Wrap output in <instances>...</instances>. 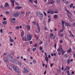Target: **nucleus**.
<instances>
[{
    "label": "nucleus",
    "mask_w": 75,
    "mask_h": 75,
    "mask_svg": "<svg viewBox=\"0 0 75 75\" xmlns=\"http://www.w3.org/2000/svg\"><path fill=\"white\" fill-rule=\"evenodd\" d=\"M12 16L13 17H15V18H17L20 16V12H18L16 13L15 12H13L12 14Z\"/></svg>",
    "instance_id": "f257e3e1"
},
{
    "label": "nucleus",
    "mask_w": 75,
    "mask_h": 75,
    "mask_svg": "<svg viewBox=\"0 0 75 75\" xmlns=\"http://www.w3.org/2000/svg\"><path fill=\"white\" fill-rule=\"evenodd\" d=\"M37 16L38 17H41V18H40V20H42V19L43 17V14L41 12H38L37 13Z\"/></svg>",
    "instance_id": "f03ea898"
},
{
    "label": "nucleus",
    "mask_w": 75,
    "mask_h": 75,
    "mask_svg": "<svg viewBox=\"0 0 75 75\" xmlns=\"http://www.w3.org/2000/svg\"><path fill=\"white\" fill-rule=\"evenodd\" d=\"M37 26L38 28V30H36V32L37 33H39L40 32V27H39V25H38V23H36Z\"/></svg>",
    "instance_id": "7ed1b4c3"
},
{
    "label": "nucleus",
    "mask_w": 75,
    "mask_h": 75,
    "mask_svg": "<svg viewBox=\"0 0 75 75\" xmlns=\"http://www.w3.org/2000/svg\"><path fill=\"white\" fill-rule=\"evenodd\" d=\"M15 69H14V67H13V68L14 71H15L16 72H18V71H19V69H18V67H16Z\"/></svg>",
    "instance_id": "20e7f679"
},
{
    "label": "nucleus",
    "mask_w": 75,
    "mask_h": 75,
    "mask_svg": "<svg viewBox=\"0 0 75 75\" xmlns=\"http://www.w3.org/2000/svg\"><path fill=\"white\" fill-rule=\"evenodd\" d=\"M27 38L28 40H29V41H30L31 40V39L32 38V36H31V35H27Z\"/></svg>",
    "instance_id": "39448f33"
},
{
    "label": "nucleus",
    "mask_w": 75,
    "mask_h": 75,
    "mask_svg": "<svg viewBox=\"0 0 75 75\" xmlns=\"http://www.w3.org/2000/svg\"><path fill=\"white\" fill-rule=\"evenodd\" d=\"M3 60H4V61H5V62H7L8 61V59H7V57H5L4 58Z\"/></svg>",
    "instance_id": "423d86ee"
},
{
    "label": "nucleus",
    "mask_w": 75,
    "mask_h": 75,
    "mask_svg": "<svg viewBox=\"0 0 75 75\" xmlns=\"http://www.w3.org/2000/svg\"><path fill=\"white\" fill-rule=\"evenodd\" d=\"M65 25L66 26H68V27H71V25L69 23H65Z\"/></svg>",
    "instance_id": "0eeeda50"
},
{
    "label": "nucleus",
    "mask_w": 75,
    "mask_h": 75,
    "mask_svg": "<svg viewBox=\"0 0 75 75\" xmlns=\"http://www.w3.org/2000/svg\"><path fill=\"white\" fill-rule=\"evenodd\" d=\"M22 8V7L18 6L15 7V9H17L18 10H19V9H20V8Z\"/></svg>",
    "instance_id": "6e6552de"
},
{
    "label": "nucleus",
    "mask_w": 75,
    "mask_h": 75,
    "mask_svg": "<svg viewBox=\"0 0 75 75\" xmlns=\"http://www.w3.org/2000/svg\"><path fill=\"white\" fill-rule=\"evenodd\" d=\"M61 52L62 53V55H64L65 53V52L64 51V50H63V49H62V48H61Z\"/></svg>",
    "instance_id": "1a4fd4ad"
},
{
    "label": "nucleus",
    "mask_w": 75,
    "mask_h": 75,
    "mask_svg": "<svg viewBox=\"0 0 75 75\" xmlns=\"http://www.w3.org/2000/svg\"><path fill=\"white\" fill-rule=\"evenodd\" d=\"M11 2L12 3V4L13 6H14V2H15V0H10Z\"/></svg>",
    "instance_id": "9d476101"
},
{
    "label": "nucleus",
    "mask_w": 75,
    "mask_h": 75,
    "mask_svg": "<svg viewBox=\"0 0 75 75\" xmlns=\"http://www.w3.org/2000/svg\"><path fill=\"white\" fill-rule=\"evenodd\" d=\"M54 2L53 0H50V4H54Z\"/></svg>",
    "instance_id": "9b49d317"
},
{
    "label": "nucleus",
    "mask_w": 75,
    "mask_h": 75,
    "mask_svg": "<svg viewBox=\"0 0 75 75\" xmlns=\"http://www.w3.org/2000/svg\"><path fill=\"white\" fill-rule=\"evenodd\" d=\"M24 71H25V72L26 73H28V72H29V70H28V69H24Z\"/></svg>",
    "instance_id": "f8f14e48"
},
{
    "label": "nucleus",
    "mask_w": 75,
    "mask_h": 75,
    "mask_svg": "<svg viewBox=\"0 0 75 75\" xmlns=\"http://www.w3.org/2000/svg\"><path fill=\"white\" fill-rule=\"evenodd\" d=\"M64 28L63 29V27H62V30H60L59 31V33H62L63 31L64 30Z\"/></svg>",
    "instance_id": "ddd939ff"
},
{
    "label": "nucleus",
    "mask_w": 75,
    "mask_h": 75,
    "mask_svg": "<svg viewBox=\"0 0 75 75\" xmlns=\"http://www.w3.org/2000/svg\"><path fill=\"white\" fill-rule=\"evenodd\" d=\"M63 35V34L62 33H59L58 34V36H59V37H62Z\"/></svg>",
    "instance_id": "4468645a"
},
{
    "label": "nucleus",
    "mask_w": 75,
    "mask_h": 75,
    "mask_svg": "<svg viewBox=\"0 0 75 75\" xmlns=\"http://www.w3.org/2000/svg\"><path fill=\"white\" fill-rule=\"evenodd\" d=\"M17 65H19V66H21V63L20 62H18L17 63Z\"/></svg>",
    "instance_id": "2eb2a0df"
},
{
    "label": "nucleus",
    "mask_w": 75,
    "mask_h": 75,
    "mask_svg": "<svg viewBox=\"0 0 75 75\" xmlns=\"http://www.w3.org/2000/svg\"><path fill=\"white\" fill-rule=\"evenodd\" d=\"M69 33L70 34V35H71V36H72V37H73V38H74L75 36H74V35H73V34H72V33H71V31H69Z\"/></svg>",
    "instance_id": "dca6fc26"
},
{
    "label": "nucleus",
    "mask_w": 75,
    "mask_h": 75,
    "mask_svg": "<svg viewBox=\"0 0 75 75\" xmlns=\"http://www.w3.org/2000/svg\"><path fill=\"white\" fill-rule=\"evenodd\" d=\"M62 27H63V29H64V27H65V26H64V21H62Z\"/></svg>",
    "instance_id": "f3484780"
},
{
    "label": "nucleus",
    "mask_w": 75,
    "mask_h": 75,
    "mask_svg": "<svg viewBox=\"0 0 75 75\" xmlns=\"http://www.w3.org/2000/svg\"><path fill=\"white\" fill-rule=\"evenodd\" d=\"M9 41H10V42H14V40H13L12 39H11V38H10Z\"/></svg>",
    "instance_id": "a211bd4d"
},
{
    "label": "nucleus",
    "mask_w": 75,
    "mask_h": 75,
    "mask_svg": "<svg viewBox=\"0 0 75 75\" xmlns=\"http://www.w3.org/2000/svg\"><path fill=\"white\" fill-rule=\"evenodd\" d=\"M54 11H53V10L50 11V14H54Z\"/></svg>",
    "instance_id": "6ab92c4d"
},
{
    "label": "nucleus",
    "mask_w": 75,
    "mask_h": 75,
    "mask_svg": "<svg viewBox=\"0 0 75 75\" xmlns=\"http://www.w3.org/2000/svg\"><path fill=\"white\" fill-rule=\"evenodd\" d=\"M27 29L28 30H30V26L29 25H28L27 26Z\"/></svg>",
    "instance_id": "aec40b11"
},
{
    "label": "nucleus",
    "mask_w": 75,
    "mask_h": 75,
    "mask_svg": "<svg viewBox=\"0 0 75 75\" xmlns=\"http://www.w3.org/2000/svg\"><path fill=\"white\" fill-rule=\"evenodd\" d=\"M5 7H8V3H6L5 4Z\"/></svg>",
    "instance_id": "412c9836"
},
{
    "label": "nucleus",
    "mask_w": 75,
    "mask_h": 75,
    "mask_svg": "<svg viewBox=\"0 0 75 75\" xmlns=\"http://www.w3.org/2000/svg\"><path fill=\"white\" fill-rule=\"evenodd\" d=\"M34 36L36 38L37 40H38L39 38V37L38 36L37 37L36 35H35Z\"/></svg>",
    "instance_id": "4be33fe9"
},
{
    "label": "nucleus",
    "mask_w": 75,
    "mask_h": 75,
    "mask_svg": "<svg viewBox=\"0 0 75 75\" xmlns=\"http://www.w3.org/2000/svg\"><path fill=\"white\" fill-rule=\"evenodd\" d=\"M2 24L5 25L7 24V22L6 21H4L2 22Z\"/></svg>",
    "instance_id": "5701e85b"
},
{
    "label": "nucleus",
    "mask_w": 75,
    "mask_h": 75,
    "mask_svg": "<svg viewBox=\"0 0 75 75\" xmlns=\"http://www.w3.org/2000/svg\"><path fill=\"white\" fill-rule=\"evenodd\" d=\"M45 59L46 61H48L49 60V59H48V57H45Z\"/></svg>",
    "instance_id": "b1692460"
},
{
    "label": "nucleus",
    "mask_w": 75,
    "mask_h": 75,
    "mask_svg": "<svg viewBox=\"0 0 75 75\" xmlns=\"http://www.w3.org/2000/svg\"><path fill=\"white\" fill-rule=\"evenodd\" d=\"M9 59L10 61H13V58L12 57L11 58H9Z\"/></svg>",
    "instance_id": "393cba45"
},
{
    "label": "nucleus",
    "mask_w": 75,
    "mask_h": 75,
    "mask_svg": "<svg viewBox=\"0 0 75 75\" xmlns=\"http://www.w3.org/2000/svg\"><path fill=\"white\" fill-rule=\"evenodd\" d=\"M68 64H70V60L69 59H68L67 60Z\"/></svg>",
    "instance_id": "a878e982"
},
{
    "label": "nucleus",
    "mask_w": 75,
    "mask_h": 75,
    "mask_svg": "<svg viewBox=\"0 0 75 75\" xmlns=\"http://www.w3.org/2000/svg\"><path fill=\"white\" fill-rule=\"evenodd\" d=\"M67 52L68 53L71 52V50L69 49L67 50Z\"/></svg>",
    "instance_id": "bb28decb"
},
{
    "label": "nucleus",
    "mask_w": 75,
    "mask_h": 75,
    "mask_svg": "<svg viewBox=\"0 0 75 75\" xmlns=\"http://www.w3.org/2000/svg\"><path fill=\"white\" fill-rule=\"evenodd\" d=\"M5 13H6V14H10V12L8 11H6Z\"/></svg>",
    "instance_id": "cd10ccee"
},
{
    "label": "nucleus",
    "mask_w": 75,
    "mask_h": 75,
    "mask_svg": "<svg viewBox=\"0 0 75 75\" xmlns=\"http://www.w3.org/2000/svg\"><path fill=\"white\" fill-rule=\"evenodd\" d=\"M13 61L14 62H15V63H16V64H17V63H18V61H17L16 60L14 59L13 60Z\"/></svg>",
    "instance_id": "c85d7f7f"
},
{
    "label": "nucleus",
    "mask_w": 75,
    "mask_h": 75,
    "mask_svg": "<svg viewBox=\"0 0 75 75\" xmlns=\"http://www.w3.org/2000/svg\"><path fill=\"white\" fill-rule=\"evenodd\" d=\"M24 32L23 31H22V33L21 34V37H22V36H23V35H24Z\"/></svg>",
    "instance_id": "c756f323"
},
{
    "label": "nucleus",
    "mask_w": 75,
    "mask_h": 75,
    "mask_svg": "<svg viewBox=\"0 0 75 75\" xmlns=\"http://www.w3.org/2000/svg\"><path fill=\"white\" fill-rule=\"evenodd\" d=\"M8 57L9 58H11L12 57L11 56V55H10V54H8Z\"/></svg>",
    "instance_id": "7c9ffc66"
},
{
    "label": "nucleus",
    "mask_w": 75,
    "mask_h": 75,
    "mask_svg": "<svg viewBox=\"0 0 75 75\" xmlns=\"http://www.w3.org/2000/svg\"><path fill=\"white\" fill-rule=\"evenodd\" d=\"M10 21L11 22H13V18H10L9 19Z\"/></svg>",
    "instance_id": "2f4dec72"
},
{
    "label": "nucleus",
    "mask_w": 75,
    "mask_h": 75,
    "mask_svg": "<svg viewBox=\"0 0 75 75\" xmlns=\"http://www.w3.org/2000/svg\"><path fill=\"white\" fill-rule=\"evenodd\" d=\"M56 1L57 3L59 4L60 3V0H56Z\"/></svg>",
    "instance_id": "473e14b6"
},
{
    "label": "nucleus",
    "mask_w": 75,
    "mask_h": 75,
    "mask_svg": "<svg viewBox=\"0 0 75 75\" xmlns=\"http://www.w3.org/2000/svg\"><path fill=\"white\" fill-rule=\"evenodd\" d=\"M57 17V15H55L54 16V18L56 19Z\"/></svg>",
    "instance_id": "72a5a7b5"
},
{
    "label": "nucleus",
    "mask_w": 75,
    "mask_h": 75,
    "mask_svg": "<svg viewBox=\"0 0 75 75\" xmlns=\"http://www.w3.org/2000/svg\"><path fill=\"white\" fill-rule=\"evenodd\" d=\"M67 12L68 14H69L70 15H71V13H70L69 11H67Z\"/></svg>",
    "instance_id": "f704fd0d"
},
{
    "label": "nucleus",
    "mask_w": 75,
    "mask_h": 75,
    "mask_svg": "<svg viewBox=\"0 0 75 75\" xmlns=\"http://www.w3.org/2000/svg\"><path fill=\"white\" fill-rule=\"evenodd\" d=\"M50 38H51V37H52L54 35V34H53V33H50Z\"/></svg>",
    "instance_id": "c9c22d12"
},
{
    "label": "nucleus",
    "mask_w": 75,
    "mask_h": 75,
    "mask_svg": "<svg viewBox=\"0 0 75 75\" xmlns=\"http://www.w3.org/2000/svg\"><path fill=\"white\" fill-rule=\"evenodd\" d=\"M54 46L55 48H57V44L55 43L54 45Z\"/></svg>",
    "instance_id": "e433bc0d"
},
{
    "label": "nucleus",
    "mask_w": 75,
    "mask_h": 75,
    "mask_svg": "<svg viewBox=\"0 0 75 75\" xmlns=\"http://www.w3.org/2000/svg\"><path fill=\"white\" fill-rule=\"evenodd\" d=\"M63 57L64 58H67V57H68V56H67V54H65L64 55Z\"/></svg>",
    "instance_id": "4c0bfd02"
},
{
    "label": "nucleus",
    "mask_w": 75,
    "mask_h": 75,
    "mask_svg": "<svg viewBox=\"0 0 75 75\" xmlns=\"http://www.w3.org/2000/svg\"><path fill=\"white\" fill-rule=\"evenodd\" d=\"M73 6H74V4H71L70 5V7H72Z\"/></svg>",
    "instance_id": "58836bf2"
},
{
    "label": "nucleus",
    "mask_w": 75,
    "mask_h": 75,
    "mask_svg": "<svg viewBox=\"0 0 75 75\" xmlns=\"http://www.w3.org/2000/svg\"><path fill=\"white\" fill-rule=\"evenodd\" d=\"M51 21V18H49L48 20V23H50V21Z\"/></svg>",
    "instance_id": "ea45409f"
},
{
    "label": "nucleus",
    "mask_w": 75,
    "mask_h": 75,
    "mask_svg": "<svg viewBox=\"0 0 75 75\" xmlns=\"http://www.w3.org/2000/svg\"><path fill=\"white\" fill-rule=\"evenodd\" d=\"M36 50V48H34L33 49V51H35V50Z\"/></svg>",
    "instance_id": "a19ab883"
},
{
    "label": "nucleus",
    "mask_w": 75,
    "mask_h": 75,
    "mask_svg": "<svg viewBox=\"0 0 75 75\" xmlns=\"http://www.w3.org/2000/svg\"><path fill=\"white\" fill-rule=\"evenodd\" d=\"M33 64H35V63H36V61H35V59H34L33 60Z\"/></svg>",
    "instance_id": "79ce46f5"
},
{
    "label": "nucleus",
    "mask_w": 75,
    "mask_h": 75,
    "mask_svg": "<svg viewBox=\"0 0 75 75\" xmlns=\"http://www.w3.org/2000/svg\"><path fill=\"white\" fill-rule=\"evenodd\" d=\"M54 65V63L51 64H50L51 67H52V66H53V65Z\"/></svg>",
    "instance_id": "37998d69"
},
{
    "label": "nucleus",
    "mask_w": 75,
    "mask_h": 75,
    "mask_svg": "<svg viewBox=\"0 0 75 75\" xmlns=\"http://www.w3.org/2000/svg\"><path fill=\"white\" fill-rule=\"evenodd\" d=\"M66 68L67 69H68V70H69V69L70 68L69 67H68V66H67L66 67Z\"/></svg>",
    "instance_id": "c03bdc74"
},
{
    "label": "nucleus",
    "mask_w": 75,
    "mask_h": 75,
    "mask_svg": "<svg viewBox=\"0 0 75 75\" xmlns=\"http://www.w3.org/2000/svg\"><path fill=\"white\" fill-rule=\"evenodd\" d=\"M34 47H37V45L36 44H35L33 46Z\"/></svg>",
    "instance_id": "a18cd8bd"
},
{
    "label": "nucleus",
    "mask_w": 75,
    "mask_h": 75,
    "mask_svg": "<svg viewBox=\"0 0 75 75\" xmlns=\"http://www.w3.org/2000/svg\"><path fill=\"white\" fill-rule=\"evenodd\" d=\"M39 44H42V42L41 41H40L39 42Z\"/></svg>",
    "instance_id": "49530a36"
},
{
    "label": "nucleus",
    "mask_w": 75,
    "mask_h": 75,
    "mask_svg": "<svg viewBox=\"0 0 75 75\" xmlns=\"http://www.w3.org/2000/svg\"><path fill=\"white\" fill-rule=\"evenodd\" d=\"M19 28V26H17L16 28V30H18Z\"/></svg>",
    "instance_id": "de8ad7c7"
},
{
    "label": "nucleus",
    "mask_w": 75,
    "mask_h": 75,
    "mask_svg": "<svg viewBox=\"0 0 75 75\" xmlns=\"http://www.w3.org/2000/svg\"><path fill=\"white\" fill-rule=\"evenodd\" d=\"M54 13L57 14V13H58V11H57V10L55 11H54Z\"/></svg>",
    "instance_id": "09e8293b"
},
{
    "label": "nucleus",
    "mask_w": 75,
    "mask_h": 75,
    "mask_svg": "<svg viewBox=\"0 0 75 75\" xmlns=\"http://www.w3.org/2000/svg\"><path fill=\"white\" fill-rule=\"evenodd\" d=\"M29 1H30V3H32L33 2V0H29Z\"/></svg>",
    "instance_id": "8fccbe9b"
},
{
    "label": "nucleus",
    "mask_w": 75,
    "mask_h": 75,
    "mask_svg": "<svg viewBox=\"0 0 75 75\" xmlns=\"http://www.w3.org/2000/svg\"><path fill=\"white\" fill-rule=\"evenodd\" d=\"M34 3H35V4H37V0H36V1H35Z\"/></svg>",
    "instance_id": "3c124183"
},
{
    "label": "nucleus",
    "mask_w": 75,
    "mask_h": 75,
    "mask_svg": "<svg viewBox=\"0 0 75 75\" xmlns=\"http://www.w3.org/2000/svg\"><path fill=\"white\" fill-rule=\"evenodd\" d=\"M43 13H44V15H45V16H47V14L45 12H44Z\"/></svg>",
    "instance_id": "603ef678"
},
{
    "label": "nucleus",
    "mask_w": 75,
    "mask_h": 75,
    "mask_svg": "<svg viewBox=\"0 0 75 75\" xmlns=\"http://www.w3.org/2000/svg\"><path fill=\"white\" fill-rule=\"evenodd\" d=\"M15 4L16 5H17V6H19V4H18V3L17 2H16Z\"/></svg>",
    "instance_id": "864d4df0"
},
{
    "label": "nucleus",
    "mask_w": 75,
    "mask_h": 75,
    "mask_svg": "<svg viewBox=\"0 0 75 75\" xmlns=\"http://www.w3.org/2000/svg\"><path fill=\"white\" fill-rule=\"evenodd\" d=\"M42 49V47H40L39 50H41Z\"/></svg>",
    "instance_id": "5fc2aeb1"
},
{
    "label": "nucleus",
    "mask_w": 75,
    "mask_h": 75,
    "mask_svg": "<svg viewBox=\"0 0 75 75\" xmlns=\"http://www.w3.org/2000/svg\"><path fill=\"white\" fill-rule=\"evenodd\" d=\"M45 57H47V53L46 52H45Z\"/></svg>",
    "instance_id": "6e6d98bb"
},
{
    "label": "nucleus",
    "mask_w": 75,
    "mask_h": 75,
    "mask_svg": "<svg viewBox=\"0 0 75 75\" xmlns=\"http://www.w3.org/2000/svg\"><path fill=\"white\" fill-rule=\"evenodd\" d=\"M11 54H12L13 55H14V52L13 51L12 52Z\"/></svg>",
    "instance_id": "4d7b16f0"
},
{
    "label": "nucleus",
    "mask_w": 75,
    "mask_h": 75,
    "mask_svg": "<svg viewBox=\"0 0 75 75\" xmlns=\"http://www.w3.org/2000/svg\"><path fill=\"white\" fill-rule=\"evenodd\" d=\"M2 30H3V29H1L0 30V31L1 33H3Z\"/></svg>",
    "instance_id": "13d9d810"
},
{
    "label": "nucleus",
    "mask_w": 75,
    "mask_h": 75,
    "mask_svg": "<svg viewBox=\"0 0 75 75\" xmlns=\"http://www.w3.org/2000/svg\"><path fill=\"white\" fill-rule=\"evenodd\" d=\"M30 48L28 49V50H27V52H30Z\"/></svg>",
    "instance_id": "bf43d9fd"
},
{
    "label": "nucleus",
    "mask_w": 75,
    "mask_h": 75,
    "mask_svg": "<svg viewBox=\"0 0 75 75\" xmlns=\"http://www.w3.org/2000/svg\"><path fill=\"white\" fill-rule=\"evenodd\" d=\"M60 43H62V42H63L62 41V40H60Z\"/></svg>",
    "instance_id": "052dcab7"
},
{
    "label": "nucleus",
    "mask_w": 75,
    "mask_h": 75,
    "mask_svg": "<svg viewBox=\"0 0 75 75\" xmlns=\"http://www.w3.org/2000/svg\"><path fill=\"white\" fill-rule=\"evenodd\" d=\"M25 13V12L24 11H22L21 12V14H24Z\"/></svg>",
    "instance_id": "680f3d73"
},
{
    "label": "nucleus",
    "mask_w": 75,
    "mask_h": 75,
    "mask_svg": "<svg viewBox=\"0 0 75 75\" xmlns=\"http://www.w3.org/2000/svg\"><path fill=\"white\" fill-rule=\"evenodd\" d=\"M33 23L34 25H35L36 24V22H33Z\"/></svg>",
    "instance_id": "e2e57ef3"
},
{
    "label": "nucleus",
    "mask_w": 75,
    "mask_h": 75,
    "mask_svg": "<svg viewBox=\"0 0 75 75\" xmlns=\"http://www.w3.org/2000/svg\"><path fill=\"white\" fill-rule=\"evenodd\" d=\"M53 38H54V39H55V35H53Z\"/></svg>",
    "instance_id": "0e129e2a"
},
{
    "label": "nucleus",
    "mask_w": 75,
    "mask_h": 75,
    "mask_svg": "<svg viewBox=\"0 0 75 75\" xmlns=\"http://www.w3.org/2000/svg\"><path fill=\"white\" fill-rule=\"evenodd\" d=\"M8 69H10L11 71H13V70L11 68H10V67H8Z\"/></svg>",
    "instance_id": "69168bd1"
},
{
    "label": "nucleus",
    "mask_w": 75,
    "mask_h": 75,
    "mask_svg": "<svg viewBox=\"0 0 75 75\" xmlns=\"http://www.w3.org/2000/svg\"><path fill=\"white\" fill-rule=\"evenodd\" d=\"M3 19L4 20H7V19L6 18H3Z\"/></svg>",
    "instance_id": "338daca9"
},
{
    "label": "nucleus",
    "mask_w": 75,
    "mask_h": 75,
    "mask_svg": "<svg viewBox=\"0 0 75 75\" xmlns=\"http://www.w3.org/2000/svg\"><path fill=\"white\" fill-rule=\"evenodd\" d=\"M73 25H74V26H75V22L73 23Z\"/></svg>",
    "instance_id": "774afa93"
}]
</instances>
